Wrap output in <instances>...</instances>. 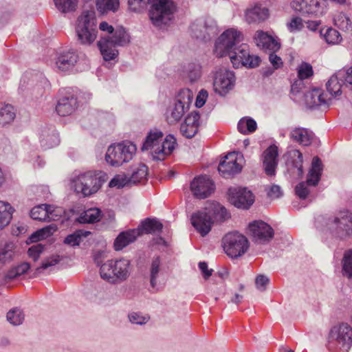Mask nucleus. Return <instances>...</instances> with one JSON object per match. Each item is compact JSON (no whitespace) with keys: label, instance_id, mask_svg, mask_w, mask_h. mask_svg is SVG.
Segmentation results:
<instances>
[{"label":"nucleus","instance_id":"1","mask_svg":"<svg viewBox=\"0 0 352 352\" xmlns=\"http://www.w3.org/2000/svg\"><path fill=\"white\" fill-rule=\"evenodd\" d=\"M240 35L241 33L237 30L228 29L219 36L214 45V52L217 56H229L233 67L236 69L242 67L249 48L245 43L239 45Z\"/></svg>","mask_w":352,"mask_h":352},{"label":"nucleus","instance_id":"2","mask_svg":"<svg viewBox=\"0 0 352 352\" xmlns=\"http://www.w3.org/2000/svg\"><path fill=\"white\" fill-rule=\"evenodd\" d=\"M315 226L317 229L341 241L352 237V216L348 210L340 211L333 215H320L315 219Z\"/></svg>","mask_w":352,"mask_h":352},{"label":"nucleus","instance_id":"3","mask_svg":"<svg viewBox=\"0 0 352 352\" xmlns=\"http://www.w3.org/2000/svg\"><path fill=\"white\" fill-rule=\"evenodd\" d=\"M130 43V35L126 29L119 26L111 35L102 36L98 41L97 45L105 61L116 59L118 56L117 47H124Z\"/></svg>","mask_w":352,"mask_h":352},{"label":"nucleus","instance_id":"4","mask_svg":"<svg viewBox=\"0 0 352 352\" xmlns=\"http://www.w3.org/2000/svg\"><path fill=\"white\" fill-rule=\"evenodd\" d=\"M131 261L126 258L110 259L100 265V277L112 285L126 280L131 274Z\"/></svg>","mask_w":352,"mask_h":352},{"label":"nucleus","instance_id":"5","mask_svg":"<svg viewBox=\"0 0 352 352\" xmlns=\"http://www.w3.org/2000/svg\"><path fill=\"white\" fill-rule=\"evenodd\" d=\"M352 346V327L347 323L333 326L329 331L326 346L330 351L348 352Z\"/></svg>","mask_w":352,"mask_h":352},{"label":"nucleus","instance_id":"6","mask_svg":"<svg viewBox=\"0 0 352 352\" xmlns=\"http://www.w3.org/2000/svg\"><path fill=\"white\" fill-rule=\"evenodd\" d=\"M76 32L78 41L82 45H91L97 36V22L95 12L85 11L77 20Z\"/></svg>","mask_w":352,"mask_h":352},{"label":"nucleus","instance_id":"7","mask_svg":"<svg viewBox=\"0 0 352 352\" xmlns=\"http://www.w3.org/2000/svg\"><path fill=\"white\" fill-rule=\"evenodd\" d=\"M150 6L148 16L154 26L161 28L173 19L175 5L173 0H152Z\"/></svg>","mask_w":352,"mask_h":352},{"label":"nucleus","instance_id":"8","mask_svg":"<svg viewBox=\"0 0 352 352\" xmlns=\"http://www.w3.org/2000/svg\"><path fill=\"white\" fill-rule=\"evenodd\" d=\"M136 150V145L130 141L112 144L107 148L105 161L111 166H120L132 160Z\"/></svg>","mask_w":352,"mask_h":352},{"label":"nucleus","instance_id":"9","mask_svg":"<svg viewBox=\"0 0 352 352\" xmlns=\"http://www.w3.org/2000/svg\"><path fill=\"white\" fill-rule=\"evenodd\" d=\"M193 99V93L189 89H180L174 98L172 105L168 109L167 120L173 124L181 120L187 112Z\"/></svg>","mask_w":352,"mask_h":352},{"label":"nucleus","instance_id":"10","mask_svg":"<svg viewBox=\"0 0 352 352\" xmlns=\"http://www.w3.org/2000/svg\"><path fill=\"white\" fill-rule=\"evenodd\" d=\"M323 170V164L318 156L312 159L311 168L307 173V179L298 183L295 186V193L299 199L305 200L310 193L309 187H316L320 181Z\"/></svg>","mask_w":352,"mask_h":352},{"label":"nucleus","instance_id":"11","mask_svg":"<svg viewBox=\"0 0 352 352\" xmlns=\"http://www.w3.org/2000/svg\"><path fill=\"white\" fill-rule=\"evenodd\" d=\"M102 182L94 173L88 171L79 174L71 179V186L78 194L83 197L90 196L98 191Z\"/></svg>","mask_w":352,"mask_h":352},{"label":"nucleus","instance_id":"12","mask_svg":"<svg viewBox=\"0 0 352 352\" xmlns=\"http://www.w3.org/2000/svg\"><path fill=\"white\" fill-rule=\"evenodd\" d=\"M222 243L225 252L232 258H237L243 255L250 246L248 239L236 231L226 234Z\"/></svg>","mask_w":352,"mask_h":352},{"label":"nucleus","instance_id":"13","mask_svg":"<svg viewBox=\"0 0 352 352\" xmlns=\"http://www.w3.org/2000/svg\"><path fill=\"white\" fill-rule=\"evenodd\" d=\"M236 81L233 71L220 69L214 76L213 89L220 96H226L234 87Z\"/></svg>","mask_w":352,"mask_h":352},{"label":"nucleus","instance_id":"14","mask_svg":"<svg viewBox=\"0 0 352 352\" xmlns=\"http://www.w3.org/2000/svg\"><path fill=\"white\" fill-rule=\"evenodd\" d=\"M228 194L230 204L238 208L249 209L254 202L253 193L245 187H230Z\"/></svg>","mask_w":352,"mask_h":352},{"label":"nucleus","instance_id":"15","mask_svg":"<svg viewBox=\"0 0 352 352\" xmlns=\"http://www.w3.org/2000/svg\"><path fill=\"white\" fill-rule=\"evenodd\" d=\"M248 230L253 240L258 243H267L274 235L273 228L263 221H254L250 223Z\"/></svg>","mask_w":352,"mask_h":352},{"label":"nucleus","instance_id":"16","mask_svg":"<svg viewBox=\"0 0 352 352\" xmlns=\"http://www.w3.org/2000/svg\"><path fill=\"white\" fill-rule=\"evenodd\" d=\"M190 188L195 197L201 199L210 195L214 191V185L208 176L199 175L190 182Z\"/></svg>","mask_w":352,"mask_h":352},{"label":"nucleus","instance_id":"17","mask_svg":"<svg viewBox=\"0 0 352 352\" xmlns=\"http://www.w3.org/2000/svg\"><path fill=\"white\" fill-rule=\"evenodd\" d=\"M191 223L195 229L202 236H206L211 230L213 225L212 210L198 211L191 216Z\"/></svg>","mask_w":352,"mask_h":352},{"label":"nucleus","instance_id":"18","mask_svg":"<svg viewBox=\"0 0 352 352\" xmlns=\"http://www.w3.org/2000/svg\"><path fill=\"white\" fill-rule=\"evenodd\" d=\"M239 155V153L231 152L221 160L218 171L222 177L229 178L241 171L242 166L236 162Z\"/></svg>","mask_w":352,"mask_h":352},{"label":"nucleus","instance_id":"19","mask_svg":"<svg viewBox=\"0 0 352 352\" xmlns=\"http://www.w3.org/2000/svg\"><path fill=\"white\" fill-rule=\"evenodd\" d=\"M192 36L205 42L210 41L218 33L217 22L212 19H206L203 24H192Z\"/></svg>","mask_w":352,"mask_h":352},{"label":"nucleus","instance_id":"20","mask_svg":"<svg viewBox=\"0 0 352 352\" xmlns=\"http://www.w3.org/2000/svg\"><path fill=\"white\" fill-rule=\"evenodd\" d=\"M78 59L79 56L76 51L73 50H64L58 54L55 64L60 72H72L74 70Z\"/></svg>","mask_w":352,"mask_h":352},{"label":"nucleus","instance_id":"21","mask_svg":"<svg viewBox=\"0 0 352 352\" xmlns=\"http://www.w3.org/2000/svg\"><path fill=\"white\" fill-rule=\"evenodd\" d=\"M78 107L77 97L69 90L59 98L56 107L57 113L60 116L72 114Z\"/></svg>","mask_w":352,"mask_h":352},{"label":"nucleus","instance_id":"22","mask_svg":"<svg viewBox=\"0 0 352 352\" xmlns=\"http://www.w3.org/2000/svg\"><path fill=\"white\" fill-rule=\"evenodd\" d=\"M305 101L307 107L311 109H315L318 107H328L331 101V98H327L322 89L314 88L312 90L304 94Z\"/></svg>","mask_w":352,"mask_h":352},{"label":"nucleus","instance_id":"23","mask_svg":"<svg viewBox=\"0 0 352 352\" xmlns=\"http://www.w3.org/2000/svg\"><path fill=\"white\" fill-rule=\"evenodd\" d=\"M263 165L265 173L268 176H274L278 166V147L270 145L263 153Z\"/></svg>","mask_w":352,"mask_h":352},{"label":"nucleus","instance_id":"24","mask_svg":"<svg viewBox=\"0 0 352 352\" xmlns=\"http://www.w3.org/2000/svg\"><path fill=\"white\" fill-rule=\"evenodd\" d=\"M292 7L295 10L300 12L302 15H318L322 13L320 0L294 1L292 2Z\"/></svg>","mask_w":352,"mask_h":352},{"label":"nucleus","instance_id":"25","mask_svg":"<svg viewBox=\"0 0 352 352\" xmlns=\"http://www.w3.org/2000/svg\"><path fill=\"white\" fill-rule=\"evenodd\" d=\"M256 45L265 50L277 52L280 48V43L267 33L259 30L254 37Z\"/></svg>","mask_w":352,"mask_h":352},{"label":"nucleus","instance_id":"26","mask_svg":"<svg viewBox=\"0 0 352 352\" xmlns=\"http://www.w3.org/2000/svg\"><path fill=\"white\" fill-rule=\"evenodd\" d=\"M269 10L261 5H255L248 8L245 11V21L249 24L258 23L265 21L269 17Z\"/></svg>","mask_w":352,"mask_h":352},{"label":"nucleus","instance_id":"27","mask_svg":"<svg viewBox=\"0 0 352 352\" xmlns=\"http://www.w3.org/2000/svg\"><path fill=\"white\" fill-rule=\"evenodd\" d=\"M139 235L140 232L135 229L121 232L114 240L113 248L115 250H122L123 248L134 242Z\"/></svg>","mask_w":352,"mask_h":352},{"label":"nucleus","instance_id":"28","mask_svg":"<svg viewBox=\"0 0 352 352\" xmlns=\"http://www.w3.org/2000/svg\"><path fill=\"white\" fill-rule=\"evenodd\" d=\"M161 143V145L157 147L154 151L155 155H153V159L154 160H164V158L160 157L159 155H170L175 149V144H177V141L174 135L169 134Z\"/></svg>","mask_w":352,"mask_h":352},{"label":"nucleus","instance_id":"29","mask_svg":"<svg viewBox=\"0 0 352 352\" xmlns=\"http://www.w3.org/2000/svg\"><path fill=\"white\" fill-rule=\"evenodd\" d=\"M164 133L162 131L155 129L151 130L145 138V140L141 147L142 151L153 149L155 146H160V143L162 141Z\"/></svg>","mask_w":352,"mask_h":352},{"label":"nucleus","instance_id":"30","mask_svg":"<svg viewBox=\"0 0 352 352\" xmlns=\"http://www.w3.org/2000/svg\"><path fill=\"white\" fill-rule=\"evenodd\" d=\"M52 208V205L47 204L36 206L30 210V217L39 221H49L50 214L53 212Z\"/></svg>","mask_w":352,"mask_h":352},{"label":"nucleus","instance_id":"31","mask_svg":"<svg viewBox=\"0 0 352 352\" xmlns=\"http://www.w3.org/2000/svg\"><path fill=\"white\" fill-rule=\"evenodd\" d=\"M41 144L44 149H48L59 144L60 139L57 131L50 128L47 131H43L41 135Z\"/></svg>","mask_w":352,"mask_h":352},{"label":"nucleus","instance_id":"32","mask_svg":"<svg viewBox=\"0 0 352 352\" xmlns=\"http://www.w3.org/2000/svg\"><path fill=\"white\" fill-rule=\"evenodd\" d=\"M102 216L100 209L91 208L81 212L76 221L79 223H95L100 221Z\"/></svg>","mask_w":352,"mask_h":352},{"label":"nucleus","instance_id":"33","mask_svg":"<svg viewBox=\"0 0 352 352\" xmlns=\"http://www.w3.org/2000/svg\"><path fill=\"white\" fill-rule=\"evenodd\" d=\"M163 224L156 219L146 218L142 221L138 228L140 235L144 232L146 234H154L162 232Z\"/></svg>","mask_w":352,"mask_h":352},{"label":"nucleus","instance_id":"34","mask_svg":"<svg viewBox=\"0 0 352 352\" xmlns=\"http://www.w3.org/2000/svg\"><path fill=\"white\" fill-rule=\"evenodd\" d=\"M291 138L303 146L311 143V133L305 128H295L290 133Z\"/></svg>","mask_w":352,"mask_h":352},{"label":"nucleus","instance_id":"35","mask_svg":"<svg viewBox=\"0 0 352 352\" xmlns=\"http://www.w3.org/2000/svg\"><path fill=\"white\" fill-rule=\"evenodd\" d=\"M58 230V227L56 224H50L43 228L37 230L33 232L29 237L31 243H36L41 240L45 239Z\"/></svg>","mask_w":352,"mask_h":352},{"label":"nucleus","instance_id":"36","mask_svg":"<svg viewBox=\"0 0 352 352\" xmlns=\"http://www.w3.org/2000/svg\"><path fill=\"white\" fill-rule=\"evenodd\" d=\"M161 261L160 256L154 257L151 263L149 269L150 285L153 289L157 291V280L159 278L160 272Z\"/></svg>","mask_w":352,"mask_h":352},{"label":"nucleus","instance_id":"37","mask_svg":"<svg viewBox=\"0 0 352 352\" xmlns=\"http://www.w3.org/2000/svg\"><path fill=\"white\" fill-rule=\"evenodd\" d=\"M91 234L90 231L79 229L73 233L68 234L63 240V243L72 247L78 246L82 238H86Z\"/></svg>","mask_w":352,"mask_h":352},{"label":"nucleus","instance_id":"38","mask_svg":"<svg viewBox=\"0 0 352 352\" xmlns=\"http://www.w3.org/2000/svg\"><path fill=\"white\" fill-rule=\"evenodd\" d=\"M321 37H322L327 43L330 45H336L339 43L342 40L340 32L333 28H321L319 30Z\"/></svg>","mask_w":352,"mask_h":352},{"label":"nucleus","instance_id":"39","mask_svg":"<svg viewBox=\"0 0 352 352\" xmlns=\"http://www.w3.org/2000/svg\"><path fill=\"white\" fill-rule=\"evenodd\" d=\"M96 8L102 14L116 12L120 6L119 0H96Z\"/></svg>","mask_w":352,"mask_h":352},{"label":"nucleus","instance_id":"40","mask_svg":"<svg viewBox=\"0 0 352 352\" xmlns=\"http://www.w3.org/2000/svg\"><path fill=\"white\" fill-rule=\"evenodd\" d=\"M237 129L241 133L247 135L252 133L256 130L257 124L253 118L244 117L239 121Z\"/></svg>","mask_w":352,"mask_h":352},{"label":"nucleus","instance_id":"41","mask_svg":"<svg viewBox=\"0 0 352 352\" xmlns=\"http://www.w3.org/2000/svg\"><path fill=\"white\" fill-rule=\"evenodd\" d=\"M148 168L145 164H140L133 168L129 179L131 184H136L146 179Z\"/></svg>","mask_w":352,"mask_h":352},{"label":"nucleus","instance_id":"42","mask_svg":"<svg viewBox=\"0 0 352 352\" xmlns=\"http://www.w3.org/2000/svg\"><path fill=\"white\" fill-rule=\"evenodd\" d=\"M14 107L10 104H6L0 109V126H5L12 123L15 118Z\"/></svg>","mask_w":352,"mask_h":352},{"label":"nucleus","instance_id":"43","mask_svg":"<svg viewBox=\"0 0 352 352\" xmlns=\"http://www.w3.org/2000/svg\"><path fill=\"white\" fill-rule=\"evenodd\" d=\"M342 266V275L348 278H352V249L344 252Z\"/></svg>","mask_w":352,"mask_h":352},{"label":"nucleus","instance_id":"44","mask_svg":"<svg viewBox=\"0 0 352 352\" xmlns=\"http://www.w3.org/2000/svg\"><path fill=\"white\" fill-rule=\"evenodd\" d=\"M289 155L291 157L292 166L297 169L298 176L302 177L304 173L302 166V154L298 150H294L292 152H290Z\"/></svg>","mask_w":352,"mask_h":352},{"label":"nucleus","instance_id":"45","mask_svg":"<svg viewBox=\"0 0 352 352\" xmlns=\"http://www.w3.org/2000/svg\"><path fill=\"white\" fill-rule=\"evenodd\" d=\"M12 207L9 204L0 201V230L3 229L10 222L12 214L9 210Z\"/></svg>","mask_w":352,"mask_h":352},{"label":"nucleus","instance_id":"46","mask_svg":"<svg viewBox=\"0 0 352 352\" xmlns=\"http://www.w3.org/2000/svg\"><path fill=\"white\" fill-rule=\"evenodd\" d=\"M61 261V257L58 255H52L48 258H47L45 261H43L41 265V266L36 267L34 272V276H36L41 274L44 270L47 269L50 267L54 266L58 264Z\"/></svg>","mask_w":352,"mask_h":352},{"label":"nucleus","instance_id":"47","mask_svg":"<svg viewBox=\"0 0 352 352\" xmlns=\"http://www.w3.org/2000/svg\"><path fill=\"white\" fill-rule=\"evenodd\" d=\"M7 320L13 325H19L24 320L25 315L18 307L13 308L7 313Z\"/></svg>","mask_w":352,"mask_h":352},{"label":"nucleus","instance_id":"48","mask_svg":"<svg viewBox=\"0 0 352 352\" xmlns=\"http://www.w3.org/2000/svg\"><path fill=\"white\" fill-rule=\"evenodd\" d=\"M334 24L342 30H352V22L350 18L344 13H339L334 19Z\"/></svg>","mask_w":352,"mask_h":352},{"label":"nucleus","instance_id":"49","mask_svg":"<svg viewBox=\"0 0 352 352\" xmlns=\"http://www.w3.org/2000/svg\"><path fill=\"white\" fill-rule=\"evenodd\" d=\"M56 7L62 12L75 10L78 0H54Z\"/></svg>","mask_w":352,"mask_h":352},{"label":"nucleus","instance_id":"50","mask_svg":"<svg viewBox=\"0 0 352 352\" xmlns=\"http://www.w3.org/2000/svg\"><path fill=\"white\" fill-rule=\"evenodd\" d=\"M131 184V182L129 177L126 175H116L109 182V186L111 188L116 187L120 189Z\"/></svg>","mask_w":352,"mask_h":352},{"label":"nucleus","instance_id":"51","mask_svg":"<svg viewBox=\"0 0 352 352\" xmlns=\"http://www.w3.org/2000/svg\"><path fill=\"white\" fill-rule=\"evenodd\" d=\"M187 72L190 80L195 82L201 77V66L199 63H190L188 65Z\"/></svg>","mask_w":352,"mask_h":352},{"label":"nucleus","instance_id":"52","mask_svg":"<svg viewBox=\"0 0 352 352\" xmlns=\"http://www.w3.org/2000/svg\"><path fill=\"white\" fill-rule=\"evenodd\" d=\"M152 0H128L129 9L135 12H140Z\"/></svg>","mask_w":352,"mask_h":352},{"label":"nucleus","instance_id":"53","mask_svg":"<svg viewBox=\"0 0 352 352\" xmlns=\"http://www.w3.org/2000/svg\"><path fill=\"white\" fill-rule=\"evenodd\" d=\"M261 61V58L258 56L251 55L248 51L243 59L242 66L248 68H255L259 65Z\"/></svg>","mask_w":352,"mask_h":352},{"label":"nucleus","instance_id":"54","mask_svg":"<svg viewBox=\"0 0 352 352\" xmlns=\"http://www.w3.org/2000/svg\"><path fill=\"white\" fill-rule=\"evenodd\" d=\"M200 114L198 111H195L189 113L185 118L182 124H186L187 126L196 127L199 129V126Z\"/></svg>","mask_w":352,"mask_h":352},{"label":"nucleus","instance_id":"55","mask_svg":"<svg viewBox=\"0 0 352 352\" xmlns=\"http://www.w3.org/2000/svg\"><path fill=\"white\" fill-rule=\"evenodd\" d=\"M313 68L309 63H302L298 68V76L300 80L309 78L313 75Z\"/></svg>","mask_w":352,"mask_h":352},{"label":"nucleus","instance_id":"56","mask_svg":"<svg viewBox=\"0 0 352 352\" xmlns=\"http://www.w3.org/2000/svg\"><path fill=\"white\" fill-rule=\"evenodd\" d=\"M212 212V215L214 214L220 221H225L230 217L227 209L222 206H214Z\"/></svg>","mask_w":352,"mask_h":352},{"label":"nucleus","instance_id":"57","mask_svg":"<svg viewBox=\"0 0 352 352\" xmlns=\"http://www.w3.org/2000/svg\"><path fill=\"white\" fill-rule=\"evenodd\" d=\"M45 246L42 244L38 243L31 246L28 250V256L33 259L34 261H36L40 254L44 251Z\"/></svg>","mask_w":352,"mask_h":352},{"label":"nucleus","instance_id":"58","mask_svg":"<svg viewBox=\"0 0 352 352\" xmlns=\"http://www.w3.org/2000/svg\"><path fill=\"white\" fill-rule=\"evenodd\" d=\"M128 318L129 321L132 324L143 325L145 324L148 321L149 318L146 317L140 314L138 312H131L129 314Z\"/></svg>","mask_w":352,"mask_h":352},{"label":"nucleus","instance_id":"59","mask_svg":"<svg viewBox=\"0 0 352 352\" xmlns=\"http://www.w3.org/2000/svg\"><path fill=\"white\" fill-rule=\"evenodd\" d=\"M287 27L291 32H294L301 30L304 25L300 17L294 16L291 19L290 22L287 23Z\"/></svg>","mask_w":352,"mask_h":352},{"label":"nucleus","instance_id":"60","mask_svg":"<svg viewBox=\"0 0 352 352\" xmlns=\"http://www.w3.org/2000/svg\"><path fill=\"white\" fill-rule=\"evenodd\" d=\"M180 131L183 136L190 139L193 138L197 134L198 132V129L196 127L187 126L186 124H181Z\"/></svg>","mask_w":352,"mask_h":352},{"label":"nucleus","instance_id":"61","mask_svg":"<svg viewBox=\"0 0 352 352\" xmlns=\"http://www.w3.org/2000/svg\"><path fill=\"white\" fill-rule=\"evenodd\" d=\"M270 279L265 275H258L255 279L256 288L263 292L266 289V286L269 284Z\"/></svg>","mask_w":352,"mask_h":352},{"label":"nucleus","instance_id":"62","mask_svg":"<svg viewBox=\"0 0 352 352\" xmlns=\"http://www.w3.org/2000/svg\"><path fill=\"white\" fill-rule=\"evenodd\" d=\"M275 52H276L271 51V53L269 55V60L272 65L274 69H278L283 67V63L281 58L277 56Z\"/></svg>","mask_w":352,"mask_h":352},{"label":"nucleus","instance_id":"63","mask_svg":"<svg viewBox=\"0 0 352 352\" xmlns=\"http://www.w3.org/2000/svg\"><path fill=\"white\" fill-rule=\"evenodd\" d=\"M208 96V91L205 89H201L199 92V94L197 96L196 101H195V106L197 108L202 107L206 102Z\"/></svg>","mask_w":352,"mask_h":352},{"label":"nucleus","instance_id":"64","mask_svg":"<svg viewBox=\"0 0 352 352\" xmlns=\"http://www.w3.org/2000/svg\"><path fill=\"white\" fill-rule=\"evenodd\" d=\"M283 195V191L279 186L273 184L267 191V196L272 199H277Z\"/></svg>","mask_w":352,"mask_h":352}]
</instances>
